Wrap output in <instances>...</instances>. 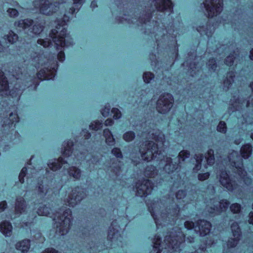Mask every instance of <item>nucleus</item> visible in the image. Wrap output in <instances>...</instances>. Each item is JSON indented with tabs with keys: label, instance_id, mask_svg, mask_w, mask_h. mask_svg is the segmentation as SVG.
Wrapping results in <instances>:
<instances>
[{
	"label": "nucleus",
	"instance_id": "1",
	"mask_svg": "<svg viewBox=\"0 0 253 253\" xmlns=\"http://www.w3.org/2000/svg\"><path fill=\"white\" fill-rule=\"evenodd\" d=\"M145 175L147 178H142L135 182L133 189L137 197L142 199L146 198L152 192L154 183L149 178H154L158 171L156 167L153 165L147 166L144 170Z\"/></svg>",
	"mask_w": 253,
	"mask_h": 253
},
{
	"label": "nucleus",
	"instance_id": "2",
	"mask_svg": "<svg viewBox=\"0 0 253 253\" xmlns=\"http://www.w3.org/2000/svg\"><path fill=\"white\" fill-rule=\"evenodd\" d=\"M69 21V17L64 14L62 18L57 19L55 21V29H52L49 32V37L52 39L57 47L66 46L65 38L67 32L66 26Z\"/></svg>",
	"mask_w": 253,
	"mask_h": 253
},
{
	"label": "nucleus",
	"instance_id": "3",
	"mask_svg": "<svg viewBox=\"0 0 253 253\" xmlns=\"http://www.w3.org/2000/svg\"><path fill=\"white\" fill-rule=\"evenodd\" d=\"M59 221L56 222L55 233L60 236H63L69 233L72 226V211L66 208L57 217Z\"/></svg>",
	"mask_w": 253,
	"mask_h": 253
},
{
	"label": "nucleus",
	"instance_id": "4",
	"mask_svg": "<svg viewBox=\"0 0 253 253\" xmlns=\"http://www.w3.org/2000/svg\"><path fill=\"white\" fill-rule=\"evenodd\" d=\"M173 103L174 98L170 93L168 92L162 93L156 102V110L160 114L167 115L171 110Z\"/></svg>",
	"mask_w": 253,
	"mask_h": 253
},
{
	"label": "nucleus",
	"instance_id": "5",
	"mask_svg": "<svg viewBox=\"0 0 253 253\" xmlns=\"http://www.w3.org/2000/svg\"><path fill=\"white\" fill-rule=\"evenodd\" d=\"M58 65L56 62H49L46 64V67H44L39 71L36 76L39 81L35 82L34 81L33 84L37 87L40 84V81L49 80L54 78Z\"/></svg>",
	"mask_w": 253,
	"mask_h": 253
},
{
	"label": "nucleus",
	"instance_id": "6",
	"mask_svg": "<svg viewBox=\"0 0 253 253\" xmlns=\"http://www.w3.org/2000/svg\"><path fill=\"white\" fill-rule=\"evenodd\" d=\"M20 118L16 112L10 113L9 117L2 118L0 121L1 128L0 129V142L5 134H8L10 130L16 128V124L19 122Z\"/></svg>",
	"mask_w": 253,
	"mask_h": 253
},
{
	"label": "nucleus",
	"instance_id": "7",
	"mask_svg": "<svg viewBox=\"0 0 253 253\" xmlns=\"http://www.w3.org/2000/svg\"><path fill=\"white\" fill-rule=\"evenodd\" d=\"M190 155V153L188 150H182L178 155L179 162L174 163L173 162L172 159L171 157H167L165 160L164 170L169 174L173 173L180 167V161H185V159L188 158Z\"/></svg>",
	"mask_w": 253,
	"mask_h": 253
},
{
	"label": "nucleus",
	"instance_id": "8",
	"mask_svg": "<svg viewBox=\"0 0 253 253\" xmlns=\"http://www.w3.org/2000/svg\"><path fill=\"white\" fill-rule=\"evenodd\" d=\"M85 193L79 185L76 186L68 193L64 202L67 206L74 208L79 205L84 199Z\"/></svg>",
	"mask_w": 253,
	"mask_h": 253
},
{
	"label": "nucleus",
	"instance_id": "9",
	"mask_svg": "<svg viewBox=\"0 0 253 253\" xmlns=\"http://www.w3.org/2000/svg\"><path fill=\"white\" fill-rule=\"evenodd\" d=\"M144 151L140 152L141 157L145 162H149L156 158L161 154L159 150L158 144L151 140L146 141Z\"/></svg>",
	"mask_w": 253,
	"mask_h": 253
},
{
	"label": "nucleus",
	"instance_id": "10",
	"mask_svg": "<svg viewBox=\"0 0 253 253\" xmlns=\"http://www.w3.org/2000/svg\"><path fill=\"white\" fill-rule=\"evenodd\" d=\"M185 234L179 229L175 234L166 236L165 241L173 252H179L181 244L185 242Z\"/></svg>",
	"mask_w": 253,
	"mask_h": 253
},
{
	"label": "nucleus",
	"instance_id": "11",
	"mask_svg": "<svg viewBox=\"0 0 253 253\" xmlns=\"http://www.w3.org/2000/svg\"><path fill=\"white\" fill-rule=\"evenodd\" d=\"M203 3L209 18L219 15L223 10V0H206Z\"/></svg>",
	"mask_w": 253,
	"mask_h": 253
},
{
	"label": "nucleus",
	"instance_id": "12",
	"mask_svg": "<svg viewBox=\"0 0 253 253\" xmlns=\"http://www.w3.org/2000/svg\"><path fill=\"white\" fill-rule=\"evenodd\" d=\"M34 6L39 9L42 14L46 16L52 15L56 12L58 9L57 6L49 0H36Z\"/></svg>",
	"mask_w": 253,
	"mask_h": 253
},
{
	"label": "nucleus",
	"instance_id": "13",
	"mask_svg": "<svg viewBox=\"0 0 253 253\" xmlns=\"http://www.w3.org/2000/svg\"><path fill=\"white\" fill-rule=\"evenodd\" d=\"M120 225L116 220H113L108 230L107 240L112 245L113 243L121 242L123 237L119 231Z\"/></svg>",
	"mask_w": 253,
	"mask_h": 253
},
{
	"label": "nucleus",
	"instance_id": "14",
	"mask_svg": "<svg viewBox=\"0 0 253 253\" xmlns=\"http://www.w3.org/2000/svg\"><path fill=\"white\" fill-rule=\"evenodd\" d=\"M219 182L223 187L230 192H232L235 189L237 186L236 181L230 178L227 171L225 170L221 171Z\"/></svg>",
	"mask_w": 253,
	"mask_h": 253
},
{
	"label": "nucleus",
	"instance_id": "15",
	"mask_svg": "<svg viewBox=\"0 0 253 253\" xmlns=\"http://www.w3.org/2000/svg\"><path fill=\"white\" fill-rule=\"evenodd\" d=\"M154 6L158 12L171 13L173 11L174 4L171 0H153Z\"/></svg>",
	"mask_w": 253,
	"mask_h": 253
},
{
	"label": "nucleus",
	"instance_id": "16",
	"mask_svg": "<svg viewBox=\"0 0 253 253\" xmlns=\"http://www.w3.org/2000/svg\"><path fill=\"white\" fill-rule=\"evenodd\" d=\"M195 223L196 227L198 228L200 235L201 237H205L210 233L212 227L210 221L204 219H199L195 222Z\"/></svg>",
	"mask_w": 253,
	"mask_h": 253
},
{
	"label": "nucleus",
	"instance_id": "17",
	"mask_svg": "<svg viewBox=\"0 0 253 253\" xmlns=\"http://www.w3.org/2000/svg\"><path fill=\"white\" fill-rule=\"evenodd\" d=\"M197 31L201 35L206 36L208 38H211L214 32L213 23L208 21L204 25H199L196 28Z\"/></svg>",
	"mask_w": 253,
	"mask_h": 253
},
{
	"label": "nucleus",
	"instance_id": "18",
	"mask_svg": "<svg viewBox=\"0 0 253 253\" xmlns=\"http://www.w3.org/2000/svg\"><path fill=\"white\" fill-rule=\"evenodd\" d=\"M219 203V206L218 205H214L210 207L209 212L210 214H213L215 212L221 213L222 212L225 211L228 209L230 204L229 201L225 199H221Z\"/></svg>",
	"mask_w": 253,
	"mask_h": 253
},
{
	"label": "nucleus",
	"instance_id": "19",
	"mask_svg": "<svg viewBox=\"0 0 253 253\" xmlns=\"http://www.w3.org/2000/svg\"><path fill=\"white\" fill-rule=\"evenodd\" d=\"M68 162L63 157H59L55 159L53 162H48V167L53 171H56L60 170L64 165L68 164Z\"/></svg>",
	"mask_w": 253,
	"mask_h": 253
},
{
	"label": "nucleus",
	"instance_id": "20",
	"mask_svg": "<svg viewBox=\"0 0 253 253\" xmlns=\"http://www.w3.org/2000/svg\"><path fill=\"white\" fill-rule=\"evenodd\" d=\"M27 208V202L23 197H17L15 203V213L21 215L24 213Z\"/></svg>",
	"mask_w": 253,
	"mask_h": 253
},
{
	"label": "nucleus",
	"instance_id": "21",
	"mask_svg": "<svg viewBox=\"0 0 253 253\" xmlns=\"http://www.w3.org/2000/svg\"><path fill=\"white\" fill-rule=\"evenodd\" d=\"M13 227L9 221L5 220L0 223V232L6 237L11 236Z\"/></svg>",
	"mask_w": 253,
	"mask_h": 253
},
{
	"label": "nucleus",
	"instance_id": "22",
	"mask_svg": "<svg viewBox=\"0 0 253 253\" xmlns=\"http://www.w3.org/2000/svg\"><path fill=\"white\" fill-rule=\"evenodd\" d=\"M31 247V240L28 239H24L17 242L15 244V248L17 250L20 251L22 253H27Z\"/></svg>",
	"mask_w": 253,
	"mask_h": 253
},
{
	"label": "nucleus",
	"instance_id": "23",
	"mask_svg": "<svg viewBox=\"0 0 253 253\" xmlns=\"http://www.w3.org/2000/svg\"><path fill=\"white\" fill-rule=\"evenodd\" d=\"M234 167L237 169L236 173L242 179H244L245 183L249 182V183H251L252 182V179L250 177L247 176V172L244 168L243 162H241L240 165L236 164L235 162H234Z\"/></svg>",
	"mask_w": 253,
	"mask_h": 253
},
{
	"label": "nucleus",
	"instance_id": "24",
	"mask_svg": "<svg viewBox=\"0 0 253 253\" xmlns=\"http://www.w3.org/2000/svg\"><path fill=\"white\" fill-rule=\"evenodd\" d=\"M235 78V72L234 70H229L226 73V76L223 78V84L227 89H229L233 84Z\"/></svg>",
	"mask_w": 253,
	"mask_h": 253
},
{
	"label": "nucleus",
	"instance_id": "25",
	"mask_svg": "<svg viewBox=\"0 0 253 253\" xmlns=\"http://www.w3.org/2000/svg\"><path fill=\"white\" fill-rule=\"evenodd\" d=\"M253 153V146L250 143L243 144L240 150V153L242 158L245 160L248 159Z\"/></svg>",
	"mask_w": 253,
	"mask_h": 253
},
{
	"label": "nucleus",
	"instance_id": "26",
	"mask_svg": "<svg viewBox=\"0 0 253 253\" xmlns=\"http://www.w3.org/2000/svg\"><path fill=\"white\" fill-rule=\"evenodd\" d=\"M34 23V21L31 18H25L16 20L14 23V25L23 30H26L31 27Z\"/></svg>",
	"mask_w": 253,
	"mask_h": 253
},
{
	"label": "nucleus",
	"instance_id": "27",
	"mask_svg": "<svg viewBox=\"0 0 253 253\" xmlns=\"http://www.w3.org/2000/svg\"><path fill=\"white\" fill-rule=\"evenodd\" d=\"M2 38L6 43L13 45L17 43L19 36L12 30H9L8 34H5Z\"/></svg>",
	"mask_w": 253,
	"mask_h": 253
},
{
	"label": "nucleus",
	"instance_id": "28",
	"mask_svg": "<svg viewBox=\"0 0 253 253\" xmlns=\"http://www.w3.org/2000/svg\"><path fill=\"white\" fill-rule=\"evenodd\" d=\"M103 136L105 138V142L109 146H114L115 143V139L113 133L109 128H105L103 131Z\"/></svg>",
	"mask_w": 253,
	"mask_h": 253
},
{
	"label": "nucleus",
	"instance_id": "29",
	"mask_svg": "<svg viewBox=\"0 0 253 253\" xmlns=\"http://www.w3.org/2000/svg\"><path fill=\"white\" fill-rule=\"evenodd\" d=\"M9 85L7 78L3 72H0V92H7Z\"/></svg>",
	"mask_w": 253,
	"mask_h": 253
},
{
	"label": "nucleus",
	"instance_id": "30",
	"mask_svg": "<svg viewBox=\"0 0 253 253\" xmlns=\"http://www.w3.org/2000/svg\"><path fill=\"white\" fill-rule=\"evenodd\" d=\"M68 173L70 177L76 180H79L81 177V170L76 166L70 167L67 170Z\"/></svg>",
	"mask_w": 253,
	"mask_h": 253
},
{
	"label": "nucleus",
	"instance_id": "31",
	"mask_svg": "<svg viewBox=\"0 0 253 253\" xmlns=\"http://www.w3.org/2000/svg\"><path fill=\"white\" fill-rule=\"evenodd\" d=\"M153 15V11L148 9L145 11V13L142 16H140L138 18V21L142 24H146L147 23L151 22Z\"/></svg>",
	"mask_w": 253,
	"mask_h": 253
},
{
	"label": "nucleus",
	"instance_id": "32",
	"mask_svg": "<svg viewBox=\"0 0 253 253\" xmlns=\"http://www.w3.org/2000/svg\"><path fill=\"white\" fill-rule=\"evenodd\" d=\"M146 205L148 211L150 213L156 225L158 226L159 224V219L155 211V203L151 202L150 204L147 203Z\"/></svg>",
	"mask_w": 253,
	"mask_h": 253
},
{
	"label": "nucleus",
	"instance_id": "33",
	"mask_svg": "<svg viewBox=\"0 0 253 253\" xmlns=\"http://www.w3.org/2000/svg\"><path fill=\"white\" fill-rule=\"evenodd\" d=\"M9 95L14 100H18L20 99L22 91L19 88L16 86H13L11 89H9Z\"/></svg>",
	"mask_w": 253,
	"mask_h": 253
},
{
	"label": "nucleus",
	"instance_id": "34",
	"mask_svg": "<svg viewBox=\"0 0 253 253\" xmlns=\"http://www.w3.org/2000/svg\"><path fill=\"white\" fill-rule=\"evenodd\" d=\"M31 32L37 37L41 36V35L44 30V26L40 23L37 22L32 26Z\"/></svg>",
	"mask_w": 253,
	"mask_h": 253
},
{
	"label": "nucleus",
	"instance_id": "35",
	"mask_svg": "<svg viewBox=\"0 0 253 253\" xmlns=\"http://www.w3.org/2000/svg\"><path fill=\"white\" fill-rule=\"evenodd\" d=\"M231 230L234 238H238L239 240H240L242 232L239 225L237 222L235 221L231 224Z\"/></svg>",
	"mask_w": 253,
	"mask_h": 253
},
{
	"label": "nucleus",
	"instance_id": "36",
	"mask_svg": "<svg viewBox=\"0 0 253 253\" xmlns=\"http://www.w3.org/2000/svg\"><path fill=\"white\" fill-rule=\"evenodd\" d=\"M206 65L209 71L212 72H215L218 67L216 58L214 57H210L208 60Z\"/></svg>",
	"mask_w": 253,
	"mask_h": 253
},
{
	"label": "nucleus",
	"instance_id": "37",
	"mask_svg": "<svg viewBox=\"0 0 253 253\" xmlns=\"http://www.w3.org/2000/svg\"><path fill=\"white\" fill-rule=\"evenodd\" d=\"M236 57L235 52H230L224 59V63L226 66L231 67L234 66Z\"/></svg>",
	"mask_w": 253,
	"mask_h": 253
},
{
	"label": "nucleus",
	"instance_id": "38",
	"mask_svg": "<svg viewBox=\"0 0 253 253\" xmlns=\"http://www.w3.org/2000/svg\"><path fill=\"white\" fill-rule=\"evenodd\" d=\"M37 213L40 216H48L50 214L49 208L46 205H42L39 207Z\"/></svg>",
	"mask_w": 253,
	"mask_h": 253
},
{
	"label": "nucleus",
	"instance_id": "39",
	"mask_svg": "<svg viewBox=\"0 0 253 253\" xmlns=\"http://www.w3.org/2000/svg\"><path fill=\"white\" fill-rule=\"evenodd\" d=\"M135 133L132 130H128L125 132L123 135V139L127 142L133 141L135 137Z\"/></svg>",
	"mask_w": 253,
	"mask_h": 253
},
{
	"label": "nucleus",
	"instance_id": "40",
	"mask_svg": "<svg viewBox=\"0 0 253 253\" xmlns=\"http://www.w3.org/2000/svg\"><path fill=\"white\" fill-rule=\"evenodd\" d=\"M206 161L210 165H212L214 163V151L212 149H209L206 153Z\"/></svg>",
	"mask_w": 253,
	"mask_h": 253
},
{
	"label": "nucleus",
	"instance_id": "41",
	"mask_svg": "<svg viewBox=\"0 0 253 253\" xmlns=\"http://www.w3.org/2000/svg\"><path fill=\"white\" fill-rule=\"evenodd\" d=\"M144 82L148 84L155 78V75L151 72H144L142 76Z\"/></svg>",
	"mask_w": 253,
	"mask_h": 253
},
{
	"label": "nucleus",
	"instance_id": "42",
	"mask_svg": "<svg viewBox=\"0 0 253 253\" xmlns=\"http://www.w3.org/2000/svg\"><path fill=\"white\" fill-rule=\"evenodd\" d=\"M102 127V123L99 120L94 121L90 124L89 125V128L90 129L97 131L100 129Z\"/></svg>",
	"mask_w": 253,
	"mask_h": 253
},
{
	"label": "nucleus",
	"instance_id": "43",
	"mask_svg": "<svg viewBox=\"0 0 253 253\" xmlns=\"http://www.w3.org/2000/svg\"><path fill=\"white\" fill-rule=\"evenodd\" d=\"M216 130L218 132L225 134L227 131V126L226 123L223 121H220L217 126Z\"/></svg>",
	"mask_w": 253,
	"mask_h": 253
},
{
	"label": "nucleus",
	"instance_id": "44",
	"mask_svg": "<svg viewBox=\"0 0 253 253\" xmlns=\"http://www.w3.org/2000/svg\"><path fill=\"white\" fill-rule=\"evenodd\" d=\"M52 39L45 38L44 39H39L37 40V43L42 46L43 47H48L52 44Z\"/></svg>",
	"mask_w": 253,
	"mask_h": 253
},
{
	"label": "nucleus",
	"instance_id": "45",
	"mask_svg": "<svg viewBox=\"0 0 253 253\" xmlns=\"http://www.w3.org/2000/svg\"><path fill=\"white\" fill-rule=\"evenodd\" d=\"M242 210L241 205L237 203L231 204L230 206V210L232 213L234 214H238L240 213Z\"/></svg>",
	"mask_w": 253,
	"mask_h": 253
},
{
	"label": "nucleus",
	"instance_id": "46",
	"mask_svg": "<svg viewBox=\"0 0 253 253\" xmlns=\"http://www.w3.org/2000/svg\"><path fill=\"white\" fill-rule=\"evenodd\" d=\"M240 240L238 238H229L227 242V246L228 249L235 248L238 245Z\"/></svg>",
	"mask_w": 253,
	"mask_h": 253
},
{
	"label": "nucleus",
	"instance_id": "47",
	"mask_svg": "<svg viewBox=\"0 0 253 253\" xmlns=\"http://www.w3.org/2000/svg\"><path fill=\"white\" fill-rule=\"evenodd\" d=\"M28 169L26 167H24L21 170L19 174V181L21 184L25 183V177L27 173Z\"/></svg>",
	"mask_w": 253,
	"mask_h": 253
},
{
	"label": "nucleus",
	"instance_id": "48",
	"mask_svg": "<svg viewBox=\"0 0 253 253\" xmlns=\"http://www.w3.org/2000/svg\"><path fill=\"white\" fill-rule=\"evenodd\" d=\"M111 153L117 159H122L123 158V154L120 148H113L111 150Z\"/></svg>",
	"mask_w": 253,
	"mask_h": 253
},
{
	"label": "nucleus",
	"instance_id": "49",
	"mask_svg": "<svg viewBox=\"0 0 253 253\" xmlns=\"http://www.w3.org/2000/svg\"><path fill=\"white\" fill-rule=\"evenodd\" d=\"M6 12L11 18H15L19 15V12L16 8H7Z\"/></svg>",
	"mask_w": 253,
	"mask_h": 253
},
{
	"label": "nucleus",
	"instance_id": "50",
	"mask_svg": "<svg viewBox=\"0 0 253 253\" xmlns=\"http://www.w3.org/2000/svg\"><path fill=\"white\" fill-rule=\"evenodd\" d=\"M187 195V192L185 190H178L175 193V197L177 200H181L185 198Z\"/></svg>",
	"mask_w": 253,
	"mask_h": 253
},
{
	"label": "nucleus",
	"instance_id": "51",
	"mask_svg": "<svg viewBox=\"0 0 253 253\" xmlns=\"http://www.w3.org/2000/svg\"><path fill=\"white\" fill-rule=\"evenodd\" d=\"M111 112L113 114V118L115 120H118L122 117V113L120 110L117 108H113L111 110Z\"/></svg>",
	"mask_w": 253,
	"mask_h": 253
},
{
	"label": "nucleus",
	"instance_id": "52",
	"mask_svg": "<svg viewBox=\"0 0 253 253\" xmlns=\"http://www.w3.org/2000/svg\"><path fill=\"white\" fill-rule=\"evenodd\" d=\"M184 227L188 230H192L196 227V223L190 220H186L184 223Z\"/></svg>",
	"mask_w": 253,
	"mask_h": 253
},
{
	"label": "nucleus",
	"instance_id": "53",
	"mask_svg": "<svg viewBox=\"0 0 253 253\" xmlns=\"http://www.w3.org/2000/svg\"><path fill=\"white\" fill-rule=\"evenodd\" d=\"M203 159V155L202 154L199 155L197 156L196 158V164L194 168V169L199 170L201 167L202 162Z\"/></svg>",
	"mask_w": 253,
	"mask_h": 253
},
{
	"label": "nucleus",
	"instance_id": "54",
	"mask_svg": "<svg viewBox=\"0 0 253 253\" xmlns=\"http://www.w3.org/2000/svg\"><path fill=\"white\" fill-rule=\"evenodd\" d=\"M210 176L209 172L205 173H200L198 174V179L199 180L203 181L209 179Z\"/></svg>",
	"mask_w": 253,
	"mask_h": 253
},
{
	"label": "nucleus",
	"instance_id": "55",
	"mask_svg": "<svg viewBox=\"0 0 253 253\" xmlns=\"http://www.w3.org/2000/svg\"><path fill=\"white\" fill-rule=\"evenodd\" d=\"M73 152V151H72V150L64 147L63 149H62L61 153L62 155L64 158H67L72 155Z\"/></svg>",
	"mask_w": 253,
	"mask_h": 253
},
{
	"label": "nucleus",
	"instance_id": "56",
	"mask_svg": "<svg viewBox=\"0 0 253 253\" xmlns=\"http://www.w3.org/2000/svg\"><path fill=\"white\" fill-rule=\"evenodd\" d=\"M149 57L152 65H153V64H156L158 62V60L157 59L156 54L154 52L152 51L150 52L149 54Z\"/></svg>",
	"mask_w": 253,
	"mask_h": 253
},
{
	"label": "nucleus",
	"instance_id": "57",
	"mask_svg": "<svg viewBox=\"0 0 253 253\" xmlns=\"http://www.w3.org/2000/svg\"><path fill=\"white\" fill-rule=\"evenodd\" d=\"M64 145H65L64 147L73 151L74 143L73 140L71 139H68L66 143H64Z\"/></svg>",
	"mask_w": 253,
	"mask_h": 253
},
{
	"label": "nucleus",
	"instance_id": "58",
	"mask_svg": "<svg viewBox=\"0 0 253 253\" xmlns=\"http://www.w3.org/2000/svg\"><path fill=\"white\" fill-rule=\"evenodd\" d=\"M111 108L109 106H105L101 111L102 115L105 117L109 115L110 112Z\"/></svg>",
	"mask_w": 253,
	"mask_h": 253
},
{
	"label": "nucleus",
	"instance_id": "59",
	"mask_svg": "<svg viewBox=\"0 0 253 253\" xmlns=\"http://www.w3.org/2000/svg\"><path fill=\"white\" fill-rule=\"evenodd\" d=\"M172 57L174 58V61H175L176 59L179 56L178 45L177 44V43H176V44L174 46V49L172 52Z\"/></svg>",
	"mask_w": 253,
	"mask_h": 253
},
{
	"label": "nucleus",
	"instance_id": "60",
	"mask_svg": "<svg viewBox=\"0 0 253 253\" xmlns=\"http://www.w3.org/2000/svg\"><path fill=\"white\" fill-rule=\"evenodd\" d=\"M38 190L43 197H44L47 193V191L44 189V185L38 186Z\"/></svg>",
	"mask_w": 253,
	"mask_h": 253
},
{
	"label": "nucleus",
	"instance_id": "61",
	"mask_svg": "<svg viewBox=\"0 0 253 253\" xmlns=\"http://www.w3.org/2000/svg\"><path fill=\"white\" fill-rule=\"evenodd\" d=\"M40 253H58V251L53 248H47Z\"/></svg>",
	"mask_w": 253,
	"mask_h": 253
},
{
	"label": "nucleus",
	"instance_id": "62",
	"mask_svg": "<svg viewBox=\"0 0 253 253\" xmlns=\"http://www.w3.org/2000/svg\"><path fill=\"white\" fill-rule=\"evenodd\" d=\"M83 136L85 139H89L91 137V133L86 128H84L82 131Z\"/></svg>",
	"mask_w": 253,
	"mask_h": 253
},
{
	"label": "nucleus",
	"instance_id": "63",
	"mask_svg": "<svg viewBox=\"0 0 253 253\" xmlns=\"http://www.w3.org/2000/svg\"><path fill=\"white\" fill-rule=\"evenodd\" d=\"M121 170V167L119 165L114 166L112 169V172L115 173L116 175H118Z\"/></svg>",
	"mask_w": 253,
	"mask_h": 253
},
{
	"label": "nucleus",
	"instance_id": "64",
	"mask_svg": "<svg viewBox=\"0 0 253 253\" xmlns=\"http://www.w3.org/2000/svg\"><path fill=\"white\" fill-rule=\"evenodd\" d=\"M163 250V248L159 247L153 246V249L150 253H161Z\"/></svg>",
	"mask_w": 253,
	"mask_h": 253
}]
</instances>
